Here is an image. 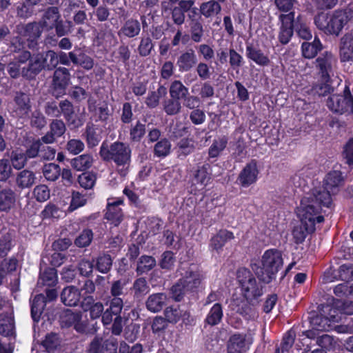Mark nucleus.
<instances>
[{
  "label": "nucleus",
  "instance_id": "1",
  "mask_svg": "<svg viewBox=\"0 0 353 353\" xmlns=\"http://www.w3.org/2000/svg\"><path fill=\"white\" fill-rule=\"evenodd\" d=\"M311 198L310 196H304L297 208V214L301 225L294 227L292 231L294 242L297 244L303 242L307 234L315 230L316 223H322L324 221L323 216H317L320 210L318 205L310 203Z\"/></svg>",
  "mask_w": 353,
  "mask_h": 353
},
{
  "label": "nucleus",
  "instance_id": "2",
  "mask_svg": "<svg viewBox=\"0 0 353 353\" xmlns=\"http://www.w3.org/2000/svg\"><path fill=\"white\" fill-rule=\"evenodd\" d=\"M132 150L130 145L117 141L110 145L103 143L100 147L99 154L105 161H113L121 176H125L131 163Z\"/></svg>",
  "mask_w": 353,
  "mask_h": 353
},
{
  "label": "nucleus",
  "instance_id": "3",
  "mask_svg": "<svg viewBox=\"0 0 353 353\" xmlns=\"http://www.w3.org/2000/svg\"><path fill=\"white\" fill-rule=\"evenodd\" d=\"M343 181L341 173L339 171H331L325 177L323 186L314 188L305 196H310V203H314L321 209V206L330 208L332 204L331 194H335Z\"/></svg>",
  "mask_w": 353,
  "mask_h": 353
},
{
  "label": "nucleus",
  "instance_id": "4",
  "mask_svg": "<svg viewBox=\"0 0 353 353\" xmlns=\"http://www.w3.org/2000/svg\"><path fill=\"white\" fill-rule=\"evenodd\" d=\"M262 267L254 264L252 267L259 279L269 283L283 265L281 253L274 249L266 250L262 256Z\"/></svg>",
  "mask_w": 353,
  "mask_h": 353
},
{
  "label": "nucleus",
  "instance_id": "5",
  "mask_svg": "<svg viewBox=\"0 0 353 353\" xmlns=\"http://www.w3.org/2000/svg\"><path fill=\"white\" fill-rule=\"evenodd\" d=\"M348 22V17L343 10H336L328 14L321 13L314 19L317 28L329 34L338 35Z\"/></svg>",
  "mask_w": 353,
  "mask_h": 353
},
{
  "label": "nucleus",
  "instance_id": "6",
  "mask_svg": "<svg viewBox=\"0 0 353 353\" xmlns=\"http://www.w3.org/2000/svg\"><path fill=\"white\" fill-rule=\"evenodd\" d=\"M237 281L243 297L248 301H256L263 294V286L248 269L238 270Z\"/></svg>",
  "mask_w": 353,
  "mask_h": 353
},
{
  "label": "nucleus",
  "instance_id": "7",
  "mask_svg": "<svg viewBox=\"0 0 353 353\" xmlns=\"http://www.w3.org/2000/svg\"><path fill=\"white\" fill-rule=\"evenodd\" d=\"M32 56L29 51L24 50L15 56L14 60L8 65V72L12 78L20 75L27 79H33L37 74L30 71V60Z\"/></svg>",
  "mask_w": 353,
  "mask_h": 353
},
{
  "label": "nucleus",
  "instance_id": "8",
  "mask_svg": "<svg viewBox=\"0 0 353 353\" xmlns=\"http://www.w3.org/2000/svg\"><path fill=\"white\" fill-rule=\"evenodd\" d=\"M326 105L332 112L339 114L353 113V97L348 87H345L343 94H332L327 99Z\"/></svg>",
  "mask_w": 353,
  "mask_h": 353
},
{
  "label": "nucleus",
  "instance_id": "9",
  "mask_svg": "<svg viewBox=\"0 0 353 353\" xmlns=\"http://www.w3.org/2000/svg\"><path fill=\"white\" fill-rule=\"evenodd\" d=\"M58 64V54L54 50H48L45 54L38 53L32 56L30 71L38 74L43 70H52Z\"/></svg>",
  "mask_w": 353,
  "mask_h": 353
},
{
  "label": "nucleus",
  "instance_id": "10",
  "mask_svg": "<svg viewBox=\"0 0 353 353\" xmlns=\"http://www.w3.org/2000/svg\"><path fill=\"white\" fill-rule=\"evenodd\" d=\"M337 60L334 55L325 52L319 55L315 60V68L318 70L323 81H330L334 76L336 68Z\"/></svg>",
  "mask_w": 353,
  "mask_h": 353
},
{
  "label": "nucleus",
  "instance_id": "11",
  "mask_svg": "<svg viewBox=\"0 0 353 353\" xmlns=\"http://www.w3.org/2000/svg\"><path fill=\"white\" fill-rule=\"evenodd\" d=\"M256 301H248L245 299H234L231 304V308L235 312L241 315L246 320H255L259 314L256 308Z\"/></svg>",
  "mask_w": 353,
  "mask_h": 353
},
{
  "label": "nucleus",
  "instance_id": "12",
  "mask_svg": "<svg viewBox=\"0 0 353 353\" xmlns=\"http://www.w3.org/2000/svg\"><path fill=\"white\" fill-rule=\"evenodd\" d=\"M181 272V278L179 279L183 283V288L188 291L192 292L199 288L202 281L201 273L194 265H190L187 268H182Z\"/></svg>",
  "mask_w": 353,
  "mask_h": 353
},
{
  "label": "nucleus",
  "instance_id": "13",
  "mask_svg": "<svg viewBox=\"0 0 353 353\" xmlns=\"http://www.w3.org/2000/svg\"><path fill=\"white\" fill-rule=\"evenodd\" d=\"M60 108L62 109L64 119L70 129H77L83 125V119L75 114L74 106L69 100L61 101Z\"/></svg>",
  "mask_w": 353,
  "mask_h": 353
},
{
  "label": "nucleus",
  "instance_id": "14",
  "mask_svg": "<svg viewBox=\"0 0 353 353\" xmlns=\"http://www.w3.org/2000/svg\"><path fill=\"white\" fill-rule=\"evenodd\" d=\"M281 21L280 32L279 39L283 44L288 43L293 35L294 12H290L288 14H281L279 15Z\"/></svg>",
  "mask_w": 353,
  "mask_h": 353
},
{
  "label": "nucleus",
  "instance_id": "15",
  "mask_svg": "<svg viewBox=\"0 0 353 353\" xmlns=\"http://www.w3.org/2000/svg\"><path fill=\"white\" fill-rule=\"evenodd\" d=\"M252 341L250 336L245 333H235L228 341V353H243L249 349Z\"/></svg>",
  "mask_w": 353,
  "mask_h": 353
},
{
  "label": "nucleus",
  "instance_id": "16",
  "mask_svg": "<svg viewBox=\"0 0 353 353\" xmlns=\"http://www.w3.org/2000/svg\"><path fill=\"white\" fill-rule=\"evenodd\" d=\"M258 174L257 163L255 160H252L241 171L237 181L243 188H248L256 181Z\"/></svg>",
  "mask_w": 353,
  "mask_h": 353
},
{
  "label": "nucleus",
  "instance_id": "17",
  "mask_svg": "<svg viewBox=\"0 0 353 353\" xmlns=\"http://www.w3.org/2000/svg\"><path fill=\"white\" fill-rule=\"evenodd\" d=\"M123 201L119 199H109L106 206L105 218L113 224L118 226L123 219V214L120 205Z\"/></svg>",
  "mask_w": 353,
  "mask_h": 353
},
{
  "label": "nucleus",
  "instance_id": "18",
  "mask_svg": "<svg viewBox=\"0 0 353 353\" xmlns=\"http://www.w3.org/2000/svg\"><path fill=\"white\" fill-rule=\"evenodd\" d=\"M70 81V73L68 68L64 67L57 68L53 74L52 85L55 91L59 94H63Z\"/></svg>",
  "mask_w": 353,
  "mask_h": 353
},
{
  "label": "nucleus",
  "instance_id": "19",
  "mask_svg": "<svg viewBox=\"0 0 353 353\" xmlns=\"http://www.w3.org/2000/svg\"><path fill=\"white\" fill-rule=\"evenodd\" d=\"M339 57L341 62H353V34L347 33L341 38Z\"/></svg>",
  "mask_w": 353,
  "mask_h": 353
},
{
  "label": "nucleus",
  "instance_id": "20",
  "mask_svg": "<svg viewBox=\"0 0 353 353\" xmlns=\"http://www.w3.org/2000/svg\"><path fill=\"white\" fill-rule=\"evenodd\" d=\"M198 62L197 56L192 48L182 52L177 58L176 65L180 72H188L192 69Z\"/></svg>",
  "mask_w": 353,
  "mask_h": 353
},
{
  "label": "nucleus",
  "instance_id": "21",
  "mask_svg": "<svg viewBox=\"0 0 353 353\" xmlns=\"http://www.w3.org/2000/svg\"><path fill=\"white\" fill-rule=\"evenodd\" d=\"M14 112L20 118L28 116L31 110L30 97L23 92H17L14 97Z\"/></svg>",
  "mask_w": 353,
  "mask_h": 353
},
{
  "label": "nucleus",
  "instance_id": "22",
  "mask_svg": "<svg viewBox=\"0 0 353 353\" xmlns=\"http://www.w3.org/2000/svg\"><path fill=\"white\" fill-rule=\"evenodd\" d=\"M117 343L113 340L103 341L101 338L96 337L91 342L88 353H115Z\"/></svg>",
  "mask_w": 353,
  "mask_h": 353
},
{
  "label": "nucleus",
  "instance_id": "23",
  "mask_svg": "<svg viewBox=\"0 0 353 353\" xmlns=\"http://www.w3.org/2000/svg\"><path fill=\"white\" fill-rule=\"evenodd\" d=\"M60 17L58 8L50 7L46 10L39 23L43 30H50L54 28Z\"/></svg>",
  "mask_w": 353,
  "mask_h": 353
},
{
  "label": "nucleus",
  "instance_id": "24",
  "mask_svg": "<svg viewBox=\"0 0 353 353\" xmlns=\"http://www.w3.org/2000/svg\"><path fill=\"white\" fill-rule=\"evenodd\" d=\"M19 30L21 35L31 43L38 39L43 31V28L39 22L28 23L22 26Z\"/></svg>",
  "mask_w": 353,
  "mask_h": 353
},
{
  "label": "nucleus",
  "instance_id": "25",
  "mask_svg": "<svg viewBox=\"0 0 353 353\" xmlns=\"http://www.w3.org/2000/svg\"><path fill=\"white\" fill-rule=\"evenodd\" d=\"M81 314L80 312H73L70 310H66L61 316V323L67 327L74 326V329L82 332L85 325L81 322Z\"/></svg>",
  "mask_w": 353,
  "mask_h": 353
},
{
  "label": "nucleus",
  "instance_id": "26",
  "mask_svg": "<svg viewBox=\"0 0 353 353\" xmlns=\"http://www.w3.org/2000/svg\"><path fill=\"white\" fill-rule=\"evenodd\" d=\"M221 3L215 0H210L202 3L199 7L201 14L205 19H212L221 12Z\"/></svg>",
  "mask_w": 353,
  "mask_h": 353
},
{
  "label": "nucleus",
  "instance_id": "27",
  "mask_svg": "<svg viewBox=\"0 0 353 353\" xmlns=\"http://www.w3.org/2000/svg\"><path fill=\"white\" fill-rule=\"evenodd\" d=\"M81 299L79 289L73 285L65 288L61 294V299L63 303L68 306H76Z\"/></svg>",
  "mask_w": 353,
  "mask_h": 353
},
{
  "label": "nucleus",
  "instance_id": "28",
  "mask_svg": "<svg viewBox=\"0 0 353 353\" xmlns=\"http://www.w3.org/2000/svg\"><path fill=\"white\" fill-rule=\"evenodd\" d=\"M167 300V295L164 293L152 294L147 299L146 307L152 312H159L166 305Z\"/></svg>",
  "mask_w": 353,
  "mask_h": 353
},
{
  "label": "nucleus",
  "instance_id": "29",
  "mask_svg": "<svg viewBox=\"0 0 353 353\" xmlns=\"http://www.w3.org/2000/svg\"><path fill=\"white\" fill-rule=\"evenodd\" d=\"M232 239H234V234L232 232L226 230H220L211 238L210 248L219 252L222 250L225 244Z\"/></svg>",
  "mask_w": 353,
  "mask_h": 353
},
{
  "label": "nucleus",
  "instance_id": "30",
  "mask_svg": "<svg viewBox=\"0 0 353 353\" xmlns=\"http://www.w3.org/2000/svg\"><path fill=\"white\" fill-rule=\"evenodd\" d=\"M247 57L260 66H268L270 62L269 57L261 50L252 45L246 46Z\"/></svg>",
  "mask_w": 353,
  "mask_h": 353
},
{
  "label": "nucleus",
  "instance_id": "31",
  "mask_svg": "<svg viewBox=\"0 0 353 353\" xmlns=\"http://www.w3.org/2000/svg\"><path fill=\"white\" fill-rule=\"evenodd\" d=\"M223 316V307L219 303H214L210 309L204 320L205 326L206 325L214 326L219 324Z\"/></svg>",
  "mask_w": 353,
  "mask_h": 353
},
{
  "label": "nucleus",
  "instance_id": "32",
  "mask_svg": "<svg viewBox=\"0 0 353 353\" xmlns=\"http://www.w3.org/2000/svg\"><path fill=\"white\" fill-rule=\"evenodd\" d=\"M141 32V24L137 19H130L127 20L119 31V36H124L128 38H133L139 34Z\"/></svg>",
  "mask_w": 353,
  "mask_h": 353
},
{
  "label": "nucleus",
  "instance_id": "33",
  "mask_svg": "<svg viewBox=\"0 0 353 353\" xmlns=\"http://www.w3.org/2000/svg\"><path fill=\"white\" fill-rule=\"evenodd\" d=\"M191 92L194 94H198L201 101L206 99H211L214 95V88L208 82L196 83L191 88Z\"/></svg>",
  "mask_w": 353,
  "mask_h": 353
},
{
  "label": "nucleus",
  "instance_id": "34",
  "mask_svg": "<svg viewBox=\"0 0 353 353\" xmlns=\"http://www.w3.org/2000/svg\"><path fill=\"white\" fill-rule=\"evenodd\" d=\"M294 28L298 36L305 40H310L312 37V31L306 20L300 14L294 17Z\"/></svg>",
  "mask_w": 353,
  "mask_h": 353
},
{
  "label": "nucleus",
  "instance_id": "35",
  "mask_svg": "<svg viewBox=\"0 0 353 353\" xmlns=\"http://www.w3.org/2000/svg\"><path fill=\"white\" fill-rule=\"evenodd\" d=\"M83 136L88 148L97 146L101 139V130L92 123L87 124Z\"/></svg>",
  "mask_w": 353,
  "mask_h": 353
},
{
  "label": "nucleus",
  "instance_id": "36",
  "mask_svg": "<svg viewBox=\"0 0 353 353\" xmlns=\"http://www.w3.org/2000/svg\"><path fill=\"white\" fill-rule=\"evenodd\" d=\"M35 174L28 170H23L19 172L16 177V184L21 188H28L31 187L35 182Z\"/></svg>",
  "mask_w": 353,
  "mask_h": 353
},
{
  "label": "nucleus",
  "instance_id": "37",
  "mask_svg": "<svg viewBox=\"0 0 353 353\" xmlns=\"http://www.w3.org/2000/svg\"><path fill=\"white\" fill-rule=\"evenodd\" d=\"M69 57L74 65H79L86 70H91L94 64L92 58L84 53L77 55L74 52H70Z\"/></svg>",
  "mask_w": 353,
  "mask_h": 353
},
{
  "label": "nucleus",
  "instance_id": "38",
  "mask_svg": "<svg viewBox=\"0 0 353 353\" xmlns=\"http://www.w3.org/2000/svg\"><path fill=\"white\" fill-rule=\"evenodd\" d=\"M15 203V193L10 189L6 188L0 191V210L6 211L10 210Z\"/></svg>",
  "mask_w": 353,
  "mask_h": 353
},
{
  "label": "nucleus",
  "instance_id": "39",
  "mask_svg": "<svg viewBox=\"0 0 353 353\" xmlns=\"http://www.w3.org/2000/svg\"><path fill=\"white\" fill-rule=\"evenodd\" d=\"M170 96L181 100L189 94V89L179 80H174L170 85Z\"/></svg>",
  "mask_w": 353,
  "mask_h": 353
},
{
  "label": "nucleus",
  "instance_id": "40",
  "mask_svg": "<svg viewBox=\"0 0 353 353\" xmlns=\"http://www.w3.org/2000/svg\"><path fill=\"white\" fill-rule=\"evenodd\" d=\"M45 306L46 296L42 294L35 296L31 305V314L34 321H39Z\"/></svg>",
  "mask_w": 353,
  "mask_h": 353
},
{
  "label": "nucleus",
  "instance_id": "41",
  "mask_svg": "<svg viewBox=\"0 0 353 353\" xmlns=\"http://www.w3.org/2000/svg\"><path fill=\"white\" fill-rule=\"evenodd\" d=\"M321 50V43L315 39L312 42H303L301 46L302 54L306 59H312Z\"/></svg>",
  "mask_w": 353,
  "mask_h": 353
},
{
  "label": "nucleus",
  "instance_id": "42",
  "mask_svg": "<svg viewBox=\"0 0 353 353\" xmlns=\"http://www.w3.org/2000/svg\"><path fill=\"white\" fill-rule=\"evenodd\" d=\"M92 163V157L90 154H84L72 159L71 165L78 171H83L90 168Z\"/></svg>",
  "mask_w": 353,
  "mask_h": 353
},
{
  "label": "nucleus",
  "instance_id": "43",
  "mask_svg": "<svg viewBox=\"0 0 353 353\" xmlns=\"http://www.w3.org/2000/svg\"><path fill=\"white\" fill-rule=\"evenodd\" d=\"M42 173L47 181H55L61 175V168L54 163H46L42 168Z\"/></svg>",
  "mask_w": 353,
  "mask_h": 353
},
{
  "label": "nucleus",
  "instance_id": "44",
  "mask_svg": "<svg viewBox=\"0 0 353 353\" xmlns=\"http://www.w3.org/2000/svg\"><path fill=\"white\" fill-rule=\"evenodd\" d=\"M156 265V260L151 256H141L138 261L137 272L139 274L148 272Z\"/></svg>",
  "mask_w": 353,
  "mask_h": 353
},
{
  "label": "nucleus",
  "instance_id": "45",
  "mask_svg": "<svg viewBox=\"0 0 353 353\" xmlns=\"http://www.w3.org/2000/svg\"><path fill=\"white\" fill-rule=\"evenodd\" d=\"M163 108L168 115L173 116L181 112L182 105L180 100L170 97L163 103Z\"/></svg>",
  "mask_w": 353,
  "mask_h": 353
},
{
  "label": "nucleus",
  "instance_id": "46",
  "mask_svg": "<svg viewBox=\"0 0 353 353\" xmlns=\"http://www.w3.org/2000/svg\"><path fill=\"white\" fill-rule=\"evenodd\" d=\"M96 269L101 273H108L112 265V259L110 255L103 254L99 255L96 259Z\"/></svg>",
  "mask_w": 353,
  "mask_h": 353
},
{
  "label": "nucleus",
  "instance_id": "47",
  "mask_svg": "<svg viewBox=\"0 0 353 353\" xmlns=\"http://www.w3.org/2000/svg\"><path fill=\"white\" fill-rule=\"evenodd\" d=\"M195 149L194 141L191 139H182L177 143L179 157H186L192 153Z\"/></svg>",
  "mask_w": 353,
  "mask_h": 353
},
{
  "label": "nucleus",
  "instance_id": "48",
  "mask_svg": "<svg viewBox=\"0 0 353 353\" xmlns=\"http://www.w3.org/2000/svg\"><path fill=\"white\" fill-rule=\"evenodd\" d=\"M57 281V271L54 268H46L40 274L39 282H41L43 285L48 286H52L56 284Z\"/></svg>",
  "mask_w": 353,
  "mask_h": 353
},
{
  "label": "nucleus",
  "instance_id": "49",
  "mask_svg": "<svg viewBox=\"0 0 353 353\" xmlns=\"http://www.w3.org/2000/svg\"><path fill=\"white\" fill-rule=\"evenodd\" d=\"M210 165L209 163H205L201 167H199L194 174V181L197 183L205 185L210 180Z\"/></svg>",
  "mask_w": 353,
  "mask_h": 353
},
{
  "label": "nucleus",
  "instance_id": "50",
  "mask_svg": "<svg viewBox=\"0 0 353 353\" xmlns=\"http://www.w3.org/2000/svg\"><path fill=\"white\" fill-rule=\"evenodd\" d=\"M190 37L192 41L200 43L203 41L204 36V28L201 21L190 23Z\"/></svg>",
  "mask_w": 353,
  "mask_h": 353
},
{
  "label": "nucleus",
  "instance_id": "51",
  "mask_svg": "<svg viewBox=\"0 0 353 353\" xmlns=\"http://www.w3.org/2000/svg\"><path fill=\"white\" fill-rule=\"evenodd\" d=\"M61 344V340L59 336L55 333H50L46 335L45 339L42 341V346L48 352H53Z\"/></svg>",
  "mask_w": 353,
  "mask_h": 353
},
{
  "label": "nucleus",
  "instance_id": "52",
  "mask_svg": "<svg viewBox=\"0 0 353 353\" xmlns=\"http://www.w3.org/2000/svg\"><path fill=\"white\" fill-rule=\"evenodd\" d=\"M96 174L92 172L82 173L78 178L79 185L85 190L92 189L96 183Z\"/></svg>",
  "mask_w": 353,
  "mask_h": 353
},
{
  "label": "nucleus",
  "instance_id": "53",
  "mask_svg": "<svg viewBox=\"0 0 353 353\" xmlns=\"http://www.w3.org/2000/svg\"><path fill=\"white\" fill-rule=\"evenodd\" d=\"M87 203V195L83 194L79 192L73 191L72 192V199L68 210L70 212L85 205Z\"/></svg>",
  "mask_w": 353,
  "mask_h": 353
},
{
  "label": "nucleus",
  "instance_id": "54",
  "mask_svg": "<svg viewBox=\"0 0 353 353\" xmlns=\"http://www.w3.org/2000/svg\"><path fill=\"white\" fill-rule=\"evenodd\" d=\"M229 63L234 70L239 72V68L243 65L244 59L241 54L234 48L229 49Z\"/></svg>",
  "mask_w": 353,
  "mask_h": 353
},
{
  "label": "nucleus",
  "instance_id": "55",
  "mask_svg": "<svg viewBox=\"0 0 353 353\" xmlns=\"http://www.w3.org/2000/svg\"><path fill=\"white\" fill-rule=\"evenodd\" d=\"M45 114L50 117L58 118L63 114L62 109L60 108V102L57 103L55 101H48L44 105Z\"/></svg>",
  "mask_w": 353,
  "mask_h": 353
},
{
  "label": "nucleus",
  "instance_id": "56",
  "mask_svg": "<svg viewBox=\"0 0 353 353\" xmlns=\"http://www.w3.org/2000/svg\"><path fill=\"white\" fill-rule=\"evenodd\" d=\"M166 94V89L163 86H159L157 92H151L149 93L145 100L146 105L150 108H154L159 105L160 97L162 94Z\"/></svg>",
  "mask_w": 353,
  "mask_h": 353
},
{
  "label": "nucleus",
  "instance_id": "57",
  "mask_svg": "<svg viewBox=\"0 0 353 353\" xmlns=\"http://www.w3.org/2000/svg\"><path fill=\"white\" fill-rule=\"evenodd\" d=\"M171 144L166 139L157 142L154 148V154L159 157H165L170 152Z\"/></svg>",
  "mask_w": 353,
  "mask_h": 353
},
{
  "label": "nucleus",
  "instance_id": "58",
  "mask_svg": "<svg viewBox=\"0 0 353 353\" xmlns=\"http://www.w3.org/2000/svg\"><path fill=\"white\" fill-rule=\"evenodd\" d=\"M226 145L227 139L224 137L214 140L208 150L209 157L211 158L217 157L225 148Z\"/></svg>",
  "mask_w": 353,
  "mask_h": 353
},
{
  "label": "nucleus",
  "instance_id": "59",
  "mask_svg": "<svg viewBox=\"0 0 353 353\" xmlns=\"http://www.w3.org/2000/svg\"><path fill=\"white\" fill-rule=\"evenodd\" d=\"M132 290L135 296L141 297L149 292L150 288L144 278H139L134 281Z\"/></svg>",
  "mask_w": 353,
  "mask_h": 353
},
{
  "label": "nucleus",
  "instance_id": "60",
  "mask_svg": "<svg viewBox=\"0 0 353 353\" xmlns=\"http://www.w3.org/2000/svg\"><path fill=\"white\" fill-rule=\"evenodd\" d=\"M153 48L152 39L149 37H143L141 39L137 50L140 56L147 57L150 54Z\"/></svg>",
  "mask_w": 353,
  "mask_h": 353
},
{
  "label": "nucleus",
  "instance_id": "61",
  "mask_svg": "<svg viewBox=\"0 0 353 353\" xmlns=\"http://www.w3.org/2000/svg\"><path fill=\"white\" fill-rule=\"evenodd\" d=\"M330 320L325 316L316 315L311 319L310 323L316 330H327L330 327Z\"/></svg>",
  "mask_w": 353,
  "mask_h": 353
},
{
  "label": "nucleus",
  "instance_id": "62",
  "mask_svg": "<svg viewBox=\"0 0 353 353\" xmlns=\"http://www.w3.org/2000/svg\"><path fill=\"white\" fill-rule=\"evenodd\" d=\"M93 238V233L91 230H84L75 239L74 243L79 248L88 246Z\"/></svg>",
  "mask_w": 353,
  "mask_h": 353
},
{
  "label": "nucleus",
  "instance_id": "63",
  "mask_svg": "<svg viewBox=\"0 0 353 353\" xmlns=\"http://www.w3.org/2000/svg\"><path fill=\"white\" fill-rule=\"evenodd\" d=\"M145 133V125L141 123L140 121H137V123L134 126H132L130 129V140L134 142H138L144 136Z\"/></svg>",
  "mask_w": 353,
  "mask_h": 353
},
{
  "label": "nucleus",
  "instance_id": "64",
  "mask_svg": "<svg viewBox=\"0 0 353 353\" xmlns=\"http://www.w3.org/2000/svg\"><path fill=\"white\" fill-rule=\"evenodd\" d=\"M66 130L65 123L61 119H53L50 123V131L57 138L61 137Z\"/></svg>",
  "mask_w": 353,
  "mask_h": 353
}]
</instances>
